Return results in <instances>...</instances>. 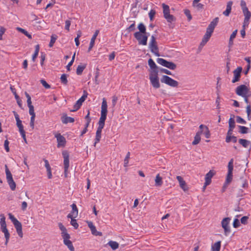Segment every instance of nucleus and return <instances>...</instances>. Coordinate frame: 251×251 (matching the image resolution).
Instances as JSON below:
<instances>
[{
    "mask_svg": "<svg viewBox=\"0 0 251 251\" xmlns=\"http://www.w3.org/2000/svg\"><path fill=\"white\" fill-rule=\"evenodd\" d=\"M107 113V101L105 98H103L101 106L100 117L98 122L99 126L96 131L95 145L100 141L101 138L102 129L104 127L105 125V121L106 119Z\"/></svg>",
    "mask_w": 251,
    "mask_h": 251,
    "instance_id": "f257e3e1",
    "label": "nucleus"
},
{
    "mask_svg": "<svg viewBox=\"0 0 251 251\" xmlns=\"http://www.w3.org/2000/svg\"><path fill=\"white\" fill-rule=\"evenodd\" d=\"M58 226L61 230V235L63 240V243L68 248L70 251H75L73 243L70 240L71 238L70 235L68 233L66 228L61 223H59Z\"/></svg>",
    "mask_w": 251,
    "mask_h": 251,
    "instance_id": "f03ea898",
    "label": "nucleus"
},
{
    "mask_svg": "<svg viewBox=\"0 0 251 251\" xmlns=\"http://www.w3.org/2000/svg\"><path fill=\"white\" fill-rule=\"evenodd\" d=\"M0 229L1 231L4 233L5 238V245L7 246L10 238V234L6 227V224L5 222V217L3 214H0Z\"/></svg>",
    "mask_w": 251,
    "mask_h": 251,
    "instance_id": "7ed1b4c3",
    "label": "nucleus"
},
{
    "mask_svg": "<svg viewBox=\"0 0 251 251\" xmlns=\"http://www.w3.org/2000/svg\"><path fill=\"white\" fill-rule=\"evenodd\" d=\"M8 216L9 219L14 225L18 235L21 238H22L23 237V233L22 231V226L21 223L11 213H9Z\"/></svg>",
    "mask_w": 251,
    "mask_h": 251,
    "instance_id": "20e7f679",
    "label": "nucleus"
},
{
    "mask_svg": "<svg viewBox=\"0 0 251 251\" xmlns=\"http://www.w3.org/2000/svg\"><path fill=\"white\" fill-rule=\"evenodd\" d=\"M163 12L164 18L167 20L168 23H172L176 21V18L173 15L170 14V10L169 6L165 4H162Z\"/></svg>",
    "mask_w": 251,
    "mask_h": 251,
    "instance_id": "39448f33",
    "label": "nucleus"
},
{
    "mask_svg": "<svg viewBox=\"0 0 251 251\" xmlns=\"http://www.w3.org/2000/svg\"><path fill=\"white\" fill-rule=\"evenodd\" d=\"M13 114L14 115L16 121V125H17V126H18V127L19 128V132H20V133L22 138L24 140L25 142V143H26V136H25V131L24 130V126L22 125V122L20 119L19 116V115L17 114V113L16 112L14 111H13Z\"/></svg>",
    "mask_w": 251,
    "mask_h": 251,
    "instance_id": "423d86ee",
    "label": "nucleus"
},
{
    "mask_svg": "<svg viewBox=\"0 0 251 251\" xmlns=\"http://www.w3.org/2000/svg\"><path fill=\"white\" fill-rule=\"evenodd\" d=\"M149 47L152 53L157 56L160 55L159 52V49L157 46V43L156 41V38L154 35L151 36V41L149 45Z\"/></svg>",
    "mask_w": 251,
    "mask_h": 251,
    "instance_id": "0eeeda50",
    "label": "nucleus"
},
{
    "mask_svg": "<svg viewBox=\"0 0 251 251\" xmlns=\"http://www.w3.org/2000/svg\"><path fill=\"white\" fill-rule=\"evenodd\" d=\"M161 82L172 87H177L178 82L166 75H163L161 78Z\"/></svg>",
    "mask_w": 251,
    "mask_h": 251,
    "instance_id": "6e6552de",
    "label": "nucleus"
},
{
    "mask_svg": "<svg viewBox=\"0 0 251 251\" xmlns=\"http://www.w3.org/2000/svg\"><path fill=\"white\" fill-rule=\"evenodd\" d=\"M5 173H6V179L7 183L8 185L10 186V189L14 191L16 189V185L15 182H14L13 177L12 175L10 172V171L8 169L7 166L6 165H5Z\"/></svg>",
    "mask_w": 251,
    "mask_h": 251,
    "instance_id": "1a4fd4ad",
    "label": "nucleus"
},
{
    "mask_svg": "<svg viewBox=\"0 0 251 251\" xmlns=\"http://www.w3.org/2000/svg\"><path fill=\"white\" fill-rule=\"evenodd\" d=\"M158 75V73L150 74L149 75V79L151 84L154 89H158L160 87Z\"/></svg>",
    "mask_w": 251,
    "mask_h": 251,
    "instance_id": "9d476101",
    "label": "nucleus"
},
{
    "mask_svg": "<svg viewBox=\"0 0 251 251\" xmlns=\"http://www.w3.org/2000/svg\"><path fill=\"white\" fill-rule=\"evenodd\" d=\"M157 62L158 64L172 70H175L176 68V65L175 63L172 62L168 61L163 58H158L157 59Z\"/></svg>",
    "mask_w": 251,
    "mask_h": 251,
    "instance_id": "9b49d317",
    "label": "nucleus"
},
{
    "mask_svg": "<svg viewBox=\"0 0 251 251\" xmlns=\"http://www.w3.org/2000/svg\"><path fill=\"white\" fill-rule=\"evenodd\" d=\"M62 155L64 158L63 164L64 168V175L65 177L67 176L68 169L69 168V154L68 152L64 151H62Z\"/></svg>",
    "mask_w": 251,
    "mask_h": 251,
    "instance_id": "f8f14e48",
    "label": "nucleus"
},
{
    "mask_svg": "<svg viewBox=\"0 0 251 251\" xmlns=\"http://www.w3.org/2000/svg\"><path fill=\"white\" fill-rule=\"evenodd\" d=\"M134 37L138 41L139 45L146 46L147 45L148 36L147 34H142L140 32H135L134 34Z\"/></svg>",
    "mask_w": 251,
    "mask_h": 251,
    "instance_id": "ddd939ff",
    "label": "nucleus"
},
{
    "mask_svg": "<svg viewBox=\"0 0 251 251\" xmlns=\"http://www.w3.org/2000/svg\"><path fill=\"white\" fill-rule=\"evenodd\" d=\"M230 220L229 217L225 218L221 222L222 226L224 228V234L226 236H227L231 232L230 228L229 226Z\"/></svg>",
    "mask_w": 251,
    "mask_h": 251,
    "instance_id": "4468645a",
    "label": "nucleus"
},
{
    "mask_svg": "<svg viewBox=\"0 0 251 251\" xmlns=\"http://www.w3.org/2000/svg\"><path fill=\"white\" fill-rule=\"evenodd\" d=\"M235 92L237 95L242 97L249 95V89L244 84L238 86L236 89Z\"/></svg>",
    "mask_w": 251,
    "mask_h": 251,
    "instance_id": "2eb2a0df",
    "label": "nucleus"
},
{
    "mask_svg": "<svg viewBox=\"0 0 251 251\" xmlns=\"http://www.w3.org/2000/svg\"><path fill=\"white\" fill-rule=\"evenodd\" d=\"M54 136L56 138L57 141V147L58 148H64L66 144V140L65 138L62 135H61L60 133H55Z\"/></svg>",
    "mask_w": 251,
    "mask_h": 251,
    "instance_id": "dca6fc26",
    "label": "nucleus"
},
{
    "mask_svg": "<svg viewBox=\"0 0 251 251\" xmlns=\"http://www.w3.org/2000/svg\"><path fill=\"white\" fill-rule=\"evenodd\" d=\"M215 174V172L213 170H210L206 174L205 176V182L203 187V189H205L206 186L211 183V178Z\"/></svg>",
    "mask_w": 251,
    "mask_h": 251,
    "instance_id": "f3484780",
    "label": "nucleus"
},
{
    "mask_svg": "<svg viewBox=\"0 0 251 251\" xmlns=\"http://www.w3.org/2000/svg\"><path fill=\"white\" fill-rule=\"evenodd\" d=\"M199 129L200 130L198 132L201 135L203 134L206 138H210L211 135L210 132L208 127L206 126L201 125L199 126Z\"/></svg>",
    "mask_w": 251,
    "mask_h": 251,
    "instance_id": "a211bd4d",
    "label": "nucleus"
},
{
    "mask_svg": "<svg viewBox=\"0 0 251 251\" xmlns=\"http://www.w3.org/2000/svg\"><path fill=\"white\" fill-rule=\"evenodd\" d=\"M86 97L87 95L84 94L83 96H82L81 97L76 101V102L74 105L73 109L71 110V111L74 112L77 111L78 109H79L83 102H84V101L85 100Z\"/></svg>",
    "mask_w": 251,
    "mask_h": 251,
    "instance_id": "6ab92c4d",
    "label": "nucleus"
},
{
    "mask_svg": "<svg viewBox=\"0 0 251 251\" xmlns=\"http://www.w3.org/2000/svg\"><path fill=\"white\" fill-rule=\"evenodd\" d=\"M242 71V68L241 67H237V68L233 71L234 77L232 80V83H235L240 80Z\"/></svg>",
    "mask_w": 251,
    "mask_h": 251,
    "instance_id": "aec40b11",
    "label": "nucleus"
},
{
    "mask_svg": "<svg viewBox=\"0 0 251 251\" xmlns=\"http://www.w3.org/2000/svg\"><path fill=\"white\" fill-rule=\"evenodd\" d=\"M148 64L151 69L150 74L158 73V68L154 61L150 58L148 60Z\"/></svg>",
    "mask_w": 251,
    "mask_h": 251,
    "instance_id": "412c9836",
    "label": "nucleus"
},
{
    "mask_svg": "<svg viewBox=\"0 0 251 251\" xmlns=\"http://www.w3.org/2000/svg\"><path fill=\"white\" fill-rule=\"evenodd\" d=\"M176 179L179 182L180 188L183 189L184 191H187L189 189V188L187 186L185 181L184 180L183 178L181 176H176Z\"/></svg>",
    "mask_w": 251,
    "mask_h": 251,
    "instance_id": "4be33fe9",
    "label": "nucleus"
},
{
    "mask_svg": "<svg viewBox=\"0 0 251 251\" xmlns=\"http://www.w3.org/2000/svg\"><path fill=\"white\" fill-rule=\"evenodd\" d=\"M219 22V18L216 17L214 18L212 22H210V24L208 25L207 30L213 32L216 26L217 25V24Z\"/></svg>",
    "mask_w": 251,
    "mask_h": 251,
    "instance_id": "5701e85b",
    "label": "nucleus"
},
{
    "mask_svg": "<svg viewBox=\"0 0 251 251\" xmlns=\"http://www.w3.org/2000/svg\"><path fill=\"white\" fill-rule=\"evenodd\" d=\"M212 32L206 29V33L203 36L201 42V45H204L209 41V39L210 38L212 35Z\"/></svg>",
    "mask_w": 251,
    "mask_h": 251,
    "instance_id": "b1692460",
    "label": "nucleus"
},
{
    "mask_svg": "<svg viewBox=\"0 0 251 251\" xmlns=\"http://www.w3.org/2000/svg\"><path fill=\"white\" fill-rule=\"evenodd\" d=\"M240 6L241 7L244 15L250 14L251 12L249 10L246 5V3L244 0H241L240 2Z\"/></svg>",
    "mask_w": 251,
    "mask_h": 251,
    "instance_id": "393cba45",
    "label": "nucleus"
},
{
    "mask_svg": "<svg viewBox=\"0 0 251 251\" xmlns=\"http://www.w3.org/2000/svg\"><path fill=\"white\" fill-rule=\"evenodd\" d=\"M245 18L243 22L242 28L246 29V27H248L249 24V20L251 16V14L244 15Z\"/></svg>",
    "mask_w": 251,
    "mask_h": 251,
    "instance_id": "a878e982",
    "label": "nucleus"
},
{
    "mask_svg": "<svg viewBox=\"0 0 251 251\" xmlns=\"http://www.w3.org/2000/svg\"><path fill=\"white\" fill-rule=\"evenodd\" d=\"M163 184L162 178L158 174L156 175L155 179V185L156 187H160Z\"/></svg>",
    "mask_w": 251,
    "mask_h": 251,
    "instance_id": "bb28decb",
    "label": "nucleus"
},
{
    "mask_svg": "<svg viewBox=\"0 0 251 251\" xmlns=\"http://www.w3.org/2000/svg\"><path fill=\"white\" fill-rule=\"evenodd\" d=\"M221 246V242L217 241L211 246V251H220Z\"/></svg>",
    "mask_w": 251,
    "mask_h": 251,
    "instance_id": "cd10ccee",
    "label": "nucleus"
},
{
    "mask_svg": "<svg viewBox=\"0 0 251 251\" xmlns=\"http://www.w3.org/2000/svg\"><path fill=\"white\" fill-rule=\"evenodd\" d=\"M137 27L139 31H137V32H140L142 34H147L146 32V27L142 23H140Z\"/></svg>",
    "mask_w": 251,
    "mask_h": 251,
    "instance_id": "c85d7f7f",
    "label": "nucleus"
},
{
    "mask_svg": "<svg viewBox=\"0 0 251 251\" xmlns=\"http://www.w3.org/2000/svg\"><path fill=\"white\" fill-rule=\"evenodd\" d=\"M89 112L87 114V115L85 116V118L87 120V122L85 124V127L83 130L81 132V135H83L87 131V127L88 126L89 123L90 122V119H89Z\"/></svg>",
    "mask_w": 251,
    "mask_h": 251,
    "instance_id": "c756f323",
    "label": "nucleus"
},
{
    "mask_svg": "<svg viewBox=\"0 0 251 251\" xmlns=\"http://www.w3.org/2000/svg\"><path fill=\"white\" fill-rule=\"evenodd\" d=\"M107 245H108L111 247V248L113 250L117 249L119 246V245L118 242L113 241H109L108 243H107Z\"/></svg>",
    "mask_w": 251,
    "mask_h": 251,
    "instance_id": "7c9ffc66",
    "label": "nucleus"
},
{
    "mask_svg": "<svg viewBox=\"0 0 251 251\" xmlns=\"http://www.w3.org/2000/svg\"><path fill=\"white\" fill-rule=\"evenodd\" d=\"M201 134L198 131L196 133V135H195V136L194 137V141L192 142V145H196L200 143V141H201Z\"/></svg>",
    "mask_w": 251,
    "mask_h": 251,
    "instance_id": "2f4dec72",
    "label": "nucleus"
},
{
    "mask_svg": "<svg viewBox=\"0 0 251 251\" xmlns=\"http://www.w3.org/2000/svg\"><path fill=\"white\" fill-rule=\"evenodd\" d=\"M40 47L39 45H37L35 46V49L34 54L32 56V60L33 62L35 61L36 58L38 55V53L39 52Z\"/></svg>",
    "mask_w": 251,
    "mask_h": 251,
    "instance_id": "473e14b6",
    "label": "nucleus"
},
{
    "mask_svg": "<svg viewBox=\"0 0 251 251\" xmlns=\"http://www.w3.org/2000/svg\"><path fill=\"white\" fill-rule=\"evenodd\" d=\"M75 121L73 118L68 117L67 116L62 118V122L64 124H67L69 123H73Z\"/></svg>",
    "mask_w": 251,
    "mask_h": 251,
    "instance_id": "72a5a7b5",
    "label": "nucleus"
},
{
    "mask_svg": "<svg viewBox=\"0 0 251 251\" xmlns=\"http://www.w3.org/2000/svg\"><path fill=\"white\" fill-rule=\"evenodd\" d=\"M71 207L72 208V210L71 212L73 215L75 216V217H77L78 216V209L77 208L76 205L75 203H73L71 205Z\"/></svg>",
    "mask_w": 251,
    "mask_h": 251,
    "instance_id": "f704fd0d",
    "label": "nucleus"
},
{
    "mask_svg": "<svg viewBox=\"0 0 251 251\" xmlns=\"http://www.w3.org/2000/svg\"><path fill=\"white\" fill-rule=\"evenodd\" d=\"M238 142L244 148H247L250 143L249 141L244 139H240Z\"/></svg>",
    "mask_w": 251,
    "mask_h": 251,
    "instance_id": "c9c22d12",
    "label": "nucleus"
},
{
    "mask_svg": "<svg viewBox=\"0 0 251 251\" xmlns=\"http://www.w3.org/2000/svg\"><path fill=\"white\" fill-rule=\"evenodd\" d=\"M239 132L241 134H246L248 132L249 128L245 126H239Z\"/></svg>",
    "mask_w": 251,
    "mask_h": 251,
    "instance_id": "e433bc0d",
    "label": "nucleus"
},
{
    "mask_svg": "<svg viewBox=\"0 0 251 251\" xmlns=\"http://www.w3.org/2000/svg\"><path fill=\"white\" fill-rule=\"evenodd\" d=\"M240 181L241 182L242 187L243 188H247L248 187V183L247 180L244 178V177H241Z\"/></svg>",
    "mask_w": 251,
    "mask_h": 251,
    "instance_id": "4c0bfd02",
    "label": "nucleus"
},
{
    "mask_svg": "<svg viewBox=\"0 0 251 251\" xmlns=\"http://www.w3.org/2000/svg\"><path fill=\"white\" fill-rule=\"evenodd\" d=\"M234 117V116L233 115V117H231L229 120L228 124L229 128L233 129L235 126V122L233 118Z\"/></svg>",
    "mask_w": 251,
    "mask_h": 251,
    "instance_id": "58836bf2",
    "label": "nucleus"
},
{
    "mask_svg": "<svg viewBox=\"0 0 251 251\" xmlns=\"http://www.w3.org/2000/svg\"><path fill=\"white\" fill-rule=\"evenodd\" d=\"M232 172H231L229 173V171H228L227 175L226 177V183L227 184H229L230 182H231V181H232Z\"/></svg>",
    "mask_w": 251,
    "mask_h": 251,
    "instance_id": "ea45409f",
    "label": "nucleus"
},
{
    "mask_svg": "<svg viewBox=\"0 0 251 251\" xmlns=\"http://www.w3.org/2000/svg\"><path fill=\"white\" fill-rule=\"evenodd\" d=\"M60 81L62 83L67 85L68 83L67 76L66 74H62L60 77Z\"/></svg>",
    "mask_w": 251,
    "mask_h": 251,
    "instance_id": "a19ab883",
    "label": "nucleus"
},
{
    "mask_svg": "<svg viewBox=\"0 0 251 251\" xmlns=\"http://www.w3.org/2000/svg\"><path fill=\"white\" fill-rule=\"evenodd\" d=\"M135 22L134 21L133 23L129 27L126 29V31L128 33L135 30Z\"/></svg>",
    "mask_w": 251,
    "mask_h": 251,
    "instance_id": "79ce46f5",
    "label": "nucleus"
},
{
    "mask_svg": "<svg viewBox=\"0 0 251 251\" xmlns=\"http://www.w3.org/2000/svg\"><path fill=\"white\" fill-rule=\"evenodd\" d=\"M233 159H230L228 164V171H229V173L233 171Z\"/></svg>",
    "mask_w": 251,
    "mask_h": 251,
    "instance_id": "37998d69",
    "label": "nucleus"
},
{
    "mask_svg": "<svg viewBox=\"0 0 251 251\" xmlns=\"http://www.w3.org/2000/svg\"><path fill=\"white\" fill-rule=\"evenodd\" d=\"M130 152H128L126 156V157L124 159V167H127L128 166L129 159L130 158Z\"/></svg>",
    "mask_w": 251,
    "mask_h": 251,
    "instance_id": "c03bdc74",
    "label": "nucleus"
},
{
    "mask_svg": "<svg viewBox=\"0 0 251 251\" xmlns=\"http://www.w3.org/2000/svg\"><path fill=\"white\" fill-rule=\"evenodd\" d=\"M84 68H85V66H82V65H78L76 69V72L77 75H80L82 74Z\"/></svg>",
    "mask_w": 251,
    "mask_h": 251,
    "instance_id": "a18cd8bd",
    "label": "nucleus"
},
{
    "mask_svg": "<svg viewBox=\"0 0 251 251\" xmlns=\"http://www.w3.org/2000/svg\"><path fill=\"white\" fill-rule=\"evenodd\" d=\"M17 29L18 31L21 32L22 33L24 34L25 35L27 36L29 38H30V39L31 38V35L30 34H28V33L26 30H25L24 29H23L21 27H17Z\"/></svg>",
    "mask_w": 251,
    "mask_h": 251,
    "instance_id": "49530a36",
    "label": "nucleus"
},
{
    "mask_svg": "<svg viewBox=\"0 0 251 251\" xmlns=\"http://www.w3.org/2000/svg\"><path fill=\"white\" fill-rule=\"evenodd\" d=\"M246 112L247 113V117L248 120L250 119L251 118V104H249L247 105V106L246 107Z\"/></svg>",
    "mask_w": 251,
    "mask_h": 251,
    "instance_id": "de8ad7c7",
    "label": "nucleus"
},
{
    "mask_svg": "<svg viewBox=\"0 0 251 251\" xmlns=\"http://www.w3.org/2000/svg\"><path fill=\"white\" fill-rule=\"evenodd\" d=\"M56 39H57L56 36L52 35L51 36L50 41V42L49 43V47H52L53 46V44L55 42V41L56 40Z\"/></svg>",
    "mask_w": 251,
    "mask_h": 251,
    "instance_id": "09e8293b",
    "label": "nucleus"
},
{
    "mask_svg": "<svg viewBox=\"0 0 251 251\" xmlns=\"http://www.w3.org/2000/svg\"><path fill=\"white\" fill-rule=\"evenodd\" d=\"M184 13L185 14V15L187 17L188 20L189 21H191L192 20V17L191 15L190 10L188 9H185L184 10Z\"/></svg>",
    "mask_w": 251,
    "mask_h": 251,
    "instance_id": "8fccbe9b",
    "label": "nucleus"
},
{
    "mask_svg": "<svg viewBox=\"0 0 251 251\" xmlns=\"http://www.w3.org/2000/svg\"><path fill=\"white\" fill-rule=\"evenodd\" d=\"M155 14H156V11H155V10L151 9L150 11V12L149 13V17H150V19L151 21H152L153 20Z\"/></svg>",
    "mask_w": 251,
    "mask_h": 251,
    "instance_id": "3c124183",
    "label": "nucleus"
},
{
    "mask_svg": "<svg viewBox=\"0 0 251 251\" xmlns=\"http://www.w3.org/2000/svg\"><path fill=\"white\" fill-rule=\"evenodd\" d=\"M71 225L75 228L77 229L78 227V224L75 219H72L71 221Z\"/></svg>",
    "mask_w": 251,
    "mask_h": 251,
    "instance_id": "603ef678",
    "label": "nucleus"
},
{
    "mask_svg": "<svg viewBox=\"0 0 251 251\" xmlns=\"http://www.w3.org/2000/svg\"><path fill=\"white\" fill-rule=\"evenodd\" d=\"M236 118V122L238 123H240V124H246V121L244 119H243L242 117H241L240 116H237Z\"/></svg>",
    "mask_w": 251,
    "mask_h": 251,
    "instance_id": "864d4df0",
    "label": "nucleus"
},
{
    "mask_svg": "<svg viewBox=\"0 0 251 251\" xmlns=\"http://www.w3.org/2000/svg\"><path fill=\"white\" fill-rule=\"evenodd\" d=\"M88 226L91 229L92 234H94V226L92 222L87 221Z\"/></svg>",
    "mask_w": 251,
    "mask_h": 251,
    "instance_id": "5fc2aeb1",
    "label": "nucleus"
},
{
    "mask_svg": "<svg viewBox=\"0 0 251 251\" xmlns=\"http://www.w3.org/2000/svg\"><path fill=\"white\" fill-rule=\"evenodd\" d=\"M240 223L239 220L237 218L235 219L233 222V226L234 228H237L240 226Z\"/></svg>",
    "mask_w": 251,
    "mask_h": 251,
    "instance_id": "6e6d98bb",
    "label": "nucleus"
},
{
    "mask_svg": "<svg viewBox=\"0 0 251 251\" xmlns=\"http://www.w3.org/2000/svg\"><path fill=\"white\" fill-rule=\"evenodd\" d=\"M118 97L116 96H113L112 98V105L113 107H114L117 102L118 101Z\"/></svg>",
    "mask_w": 251,
    "mask_h": 251,
    "instance_id": "4d7b16f0",
    "label": "nucleus"
},
{
    "mask_svg": "<svg viewBox=\"0 0 251 251\" xmlns=\"http://www.w3.org/2000/svg\"><path fill=\"white\" fill-rule=\"evenodd\" d=\"M41 83L43 86L46 89H49L50 88V86L44 79L40 80Z\"/></svg>",
    "mask_w": 251,
    "mask_h": 251,
    "instance_id": "13d9d810",
    "label": "nucleus"
},
{
    "mask_svg": "<svg viewBox=\"0 0 251 251\" xmlns=\"http://www.w3.org/2000/svg\"><path fill=\"white\" fill-rule=\"evenodd\" d=\"M29 108V114L31 116H35V113L34 112V106L33 105L28 106Z\"/></svg>",
    "mask_w": 251,
    "mask_h": 251,
    "instance_id": "bf43d9fd",
    "label": "nucleus"
},
{
    "mask_svg": "<svg viewBox=\"0 0 251 251\" xmlns=\"http://www.w3.org/2000/svg\"><path fill=\"white\" fill-rule=\"evenodd\" d=\"M248 219H249V217L248 216H243L241 219V223L242 224H243V225H247V223H248Z\"/></svg>",
    "mask_w": 251,
    "mask_h": 251,
    "instance_id": "052dcab7",
    "label": "nucleus"
},
{
    "mask_svg": "<svg viewBox=\"0 0 251 251\" xmlns=\"http://www.w3.org/2000/svg\"><path fill=\"white\" fill-rule=\"evenodd\" d=\"M71 24V22L70 20H66L65 21V28L66 30H67L68 31H70V26Z\"/></svg>",
    "mask_w": 251,
    "mask_h": 251,
    "instance_id": "680f3d73",
    "label": "nucleus"
},
{
    "mask_svg": "<svg viewBox=\"0 0 251 251\" xmlns=\"http://www.w3.org/2000/svg\"><path fill=\"white\" fill-rule=\"evenodd\" d=\"M35 116H31L30 121V126L32 128V129H34V121H35Z\"/></svg>",
    "mask_w": 251,
    "mask_h": 251,
    "instance_id": "e2e57ef3",
    "label": "nucleus"
},
{
    "mask_svg": "<svg viewBox=\"0 0 251 251\" xmlns=\"http://www.w3.org/2000/svg\"><path fill=\"white\" fill-rule=\"evenodd\" d=\"M160 71L162 73H165L168 75H172V73L168 70L164 69V68H161Z\"/></svg>",
    "mask_w": 251,
    "mask_h": 251,
    "instance_id": "0e129e2a",
    "label": "nucleus"
},
{
    "mask_svg": "<svg viewBox=\"0 0 251 251\" xmlns=\"http://www.w3.org/2000/svg\"><path fill=\"white\" fill-rule=\"evenodd\" d=\"M94 44V35H93V36H92V37L91 38V42H90V46H89V48L88 49V51H89L92 49V48L93 47V44Z\"/></svg>",
    "mask_w": 251,
    "mask_h": 251,
    "instance_id": "69168bd1",
    "label": "nucleus"
},
{
    "mask_svg": "<svg viewBox=\"0 0 251 251\" xmlns=\"http://www.w3.org/2000/svg\"><path fill=\"white\" fill-rule=\"evenodd\" d=\"M8 145H9V142L7 140H6L4 141V146L5 150H6V151L7 152H8L9 151V148Z\"/></svg>",
    "mask_w": 251,
    "mask_h": 251,
    "instance_id": "338daca9",
    "label": "nucleus"
},
{
    "mask_svg": "<svg viewBox=\"0 0 251 251\" xmlns=\"http://www.w3.org/2000/svg\"><path fill=\"white\" fill-rule=\"evenodd\" d=\"M195 7H196L198 10L202 9L204 8V5L201 3H197L195 4Z\"/></svg>",
    "mask_w": 251,
    "mask_h": 251,
    "instance_id": "774afa93",
    "label": "nucleus"
}]
</instances>
